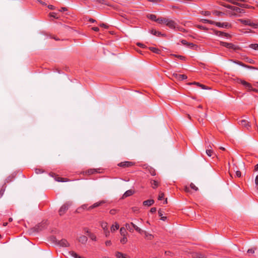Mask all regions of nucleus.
I'll use <instances>...</instances> for the list:
<instances>
[{"mask_svg":"<svg viewBox=\"0 0 258 258\" xmlns=\"http://www.w3.org/2000/svg\"><path fill=\"white\" fill-rule=\"evenodd\" d=\"M71 202H67L63 205L59 210V214L60 216L63 215L66 211L68 210L70 206L71 205Z\"/></svg>","mask_w":258,"mask_h":258,"instance_id":"1","label":"nucleus"},{"mask_svg":"<svg viewBox=\"0 0 258 258\" xmlns=\"http://www.w3.org/2000/svg\"><path fill=\"white\" fill-rule=\"evenodd\" d=\"M238 123L241 126L249 130L251 128V123L246 119H242L238 122Z\"/></svg>","mask_w":258,"mask_h":258,"instance_id":"2","label":"nucleus"},{"mask_svg":"<svg viewBox=\"0 0 258 258\" xmlns=\"http://www.w3.org/2000/svg\"><path fill=\"white\" fill-rule=\"evenodd\" d=\"M166 25L171 29H175L176 28L177 24L174 21L168 19Z\"/></svg>","mask_w":258,"mask_h":258,"instance_id":"3","label":"nucleus"},{"mask_svg":"<svg viewBox=\"0 0 258 258\" xmlns=\"http://www.w3.org/2000/svg\"><path fill=\"white\" fill-rule=\"evenodd\" d=\"M238 82L245 86L247 90H251L252 89V86L250 83L242 80H239Z\"/></svg>","mask_w":258,"mask_h":258,"instance_id":"4","label":"nucleus"},{"mask_svg":"<svg viewBox=\"0 0 258 258\" xmlns=\"http://www.w3.org/2000/svg\"><path fill=\"white\" fill-rule=\"evenodd\" d=\"M215 25L219 27H222V28H228L231 27L230 24L227 22H216L215 23Z\"/></svg>","mask_w":258,"mask_h":258,"instance_id":"5","label":"nucleus"},{"mask_svg":"<svg viewBox=\"0 0 258 258\" xmlns=\"http://www.w3.org/2000/svg\"><path fill=\"white\" fill-rule=\"evenodd\" d=\"M57 244L62 247H68L70 244L66 239H61L57 241Z\"/></svg>","mask_w":258,"mask_h":258,"instance_id":"6","label":"nucleus"},{"mask_svg":"<svg viewBox=\"0 0 258 258\" xmlns=\"http://www.w3.org/2000/svg\"><path fill=\"white\" fill-rule=\"evenodd\" d=\"M220 43L222 46L226 47L227 48H231V49H236V46H235L232 43H229L225 42H221Z\"/></svg>","mask_w":258,"mask_h":258,"instance_id":"7","label":"nucleus"},{"mask_svg":"<svg viewBox=\"0 0 258 258\" xmlns=\"http://www.w3.org/2000/svg\"><path fill=\"white\" fill-rule=\"evenodd\" d=\"M239 21H240L242 23L244 24L245 25H250L251 26H253L255 28H256L258 27V25L257 24H255L253 23H251L249 20H242L240 19L239 20Z\"/></svg>","mask_w":258,"mask_h":258,"instance_id":"8","label":"nucleus"},{"mask_svg":"<svg viewBox=\"0 0 258 258\" xmlns=\"http://www.w3.org/2000/svg\"><path fill=\"white\" fill-rule=\"evenodd\" d=\"M172 76L178 80H181L187 79V76L185 75H179L176 73H173Z\"/></svg>","mask_w":258,"mask_h":258,"instance_id":"9","label":"nucleus"},{"mask_svg":"<svg viewBox=\"0 0 258 258\" xmlns=\"http://www.w3.org/2000/svg\"><path fill=\"white\" fill-rule=\"evenodd\" d=\"M192 258H206V256L205 254L199 253V252H194L192 254Z\"/></svg>","mask_w":258,"mask_h":258,"instance_id":"10","label":"nucleus"},{"mask_svg":"<svg viewBox=\"0 0 258 258\" xmlns=\"http://www.w3.org/2000/svg\"><path fill=\"white\" fill-rule=\"evenodd\" d=\"M118 165L119 166H121V167H129V166L133 165V163L131 162L125 161V162H121V163H119L118 164Z\"/></svg>","mask_w":258,"mask_h":258,"instance_id":"11","label":"nucleus"},{"mask_svg":"<svg viewBox=\"0 0 258 258\" xmlns=\"http://www.w3.org/2000/svg\"><path fill=\"white\" fill-rule=\"evenodd\" d=\"M143 233L144 234L145 238L147 239V240H152L154 237V236L153 235L148 233L146 231H144Z\"/></svg>","mask_w":258,"mask_h":258,"instance_id":"12","label":"nucleus"},{"mask_svg":"<svg viewBox=\"0 0 258 258\" xmlns=\"http://www.w3.org/2000/svg\"><path fill=\"white\" fill-rule=\"evenodd\" d=\"M87 237L84 235H81L78 238L79 241L83 244L86 243L87 241Z\"/></svg>","mask_w":258,"mask_h":258,"instance_id":"13","label":"nucleus"},{"mask_svg":"<svg viewBox=\"0 0 258 258\" xmlns=\"http://www.w3.org/2000/svg\"><path fill=\"white\" fill-rule=\"evenodd\" d=\"M115 256L117 258H129L127 255L119 251L116 252Z\"/></svg>","mask_w":258,"mask_h":258,"instance_id":"14","label":"nucleus"},{"mask_svg":"<svg viewBox=\"0 0 258 258\" xmlns=\"http://www.w3.org/2000/svg\"><path fill=\"white\" fill-rule=\"evenodd\" d=\"M181 43L183 45H186L189 47H194L195 46V45L193 43L187 42L185 40H182Z\"/></svg>","mask_w":258,"mask_h":258,"instance_id":"15","label":"nucleus"},{"mask_svg":"<svg viewBox=\"0 0 258 258\" xmlns=\"http://www.w3.org/2000/svg\"><path fill=\"white\" fill-rule=\"evenodd\" d=\"M154 201L153 200H148L145 201L143 202V205L145 206H151L152 205H153L154 204Z\"/></svg>","mask_w":258,"mask_h":258,"instance_id":"16","label":"nucleus"},{"mask_svg":"<svg viewBox=\"0 0 258 258\" xmlns=\"http://www.w3.org/2000/svg\"><path fill=\"white\" fill-rule=\"evenodd\" d=\"M167 19L165 18H159L157 19V22L159 24H165L166 25Z\"/></svg>","mask_w":258,"mask_h":258,"instance_id":"17","label":"nucleus"},{"mask_svg":"<svg viewBox=\"0 0 258 258\" xmlns=\"http://www.w3.org/2000/svg\"><path fill=\"white\" fill-rule=\"evenodd\" d=\"M206 154H207V155L209 156V157H211L212 156V154L213 152L211 146L209 145L208 147V149L206 150Z\"/></svg>","mask_w":258,"mask_h":258,"instance_id":"18","label":"nucleus"},{"mask_svg":"<svg viewBox=\"0 0 258 258\" xmlns=\"http://www.w3.org/2000/svg\"><path fill=\"white\" fill-rule=\"evenodd\" d=\"M133 194H134L133 190H132L131 189L128 190L123 194V198H126L128 196L132 195Z\"/></svg>","mask_w":258,"mask_h":258,"instance_id":"19","label":"nucleus"},{"mask_svg":"<svg viewBox=\"0 0 258 258\" xmlns=\"http://www.w3.org/2000/svg\"><path fill=\"white\" fill-rule=\"evenodd\" d=\"M125 229L129 230V231L133 232L134 231V229L133 227H131V224L126 223L125 224Z\"/></svg>","mask_w":258,"mask_h":258,"instance_id":"20","label":"nucleus"},{"mask_svg":"<svg viewBox=\"0 0 258 258\" xmlns=\"http://www.w3.org/2000/svg\"><path fill=\"white\" fill-rule=\"evenodd\" d=\"M119 227V224L117 223H115V226L112 225L111 228V231L112 232H114L116 230L118 229Z\"/></svg>","mask_w":258,"mask_h":258,"instance_id":"21","label":"nucleus"},{"mask_svg":"<svg viewBox=\"0 0 258 258\" xmlns=\"http://www.w3.org/2000/svg\"><path fill=\"white\" fill-rule=\"evenodd\" d=\"M150 50L154 53L159 54L160 53V50L156 47H151L149 48Z\"/></svg>","mask_w":258,"mask_h":258,"instance_id":"22","label":"nucleus"},{"mask_svg":"<svg viewBox=\"0 0 258 258\" xmlns=\"http://www.w3.org/2000/svg\"><path fill=\"white\" fill-rule=\"evenodd\" d=\"M55 180L58 182H66L68 181V180L67 178H63L61 177H56L55 178Z\"/></svg>","mask_w":258,"mask_h":258,"instance_id":"23","label":"nucleus"},{"mask_svg":"<svg viewBox=\"0 0 258 258\" xmlns=\"http://www.w3.org/2000/svg\"><path fill=\"white\" fill-rule=\"evenodd\" d=\"M101 226L104 230L107 229V223L106 222H102L101 223Z\"/></svg>","mask_w":258,"mask_h":258,"instance_id":"24","label":"nucleus"},{"mask_svg":"<svg viewBox=\"0 0 258 258\" xmlns=\"http://www.w3.org/2000/svg\"><path fill=\"white\" fill-rule=\"evenodd\" d=\"M120 233L121 235L125 236L126 233L125 228L124 227H121L120 229Z\"/></svg>","mask_w":258,"mask_h":258,"instance_id":"25","label":"nucleus"},{"mask_svg":"<svg viewBox=\"0 0 258 258\" xmlns=\"http://www.w3.org/2000/svg\"><path fill=\"white\" fill-rule=\"evenodd\" d=\"M249 47L252 49L258 50V44H251Z\"/></svg>","mask_w":258,"mask_h":258,"instance_id":"26","label":"nucleus"},{"mask_svg":"<svg viewBox=\"0 0 258 258\" xmlns=\"http://www.w3.org/2000/svg\"><path fill=\"white\" fill-rule=\"evenodd\" d=\"M148 17L150 19H151V20H153V21H156V22H157V19H156V16L155 15H152V14H151V15H149L148 16Z\"/></svg>","mask_w":258,"mask_h":258,"instance_id":"27","label":"nucleus"},{"mask_svg":"<svg viewBox=\"0 0 258 258\" xmlns=\"http://www.w3.org/2000/svg\"><path fill=\"white\" fill-rule=\"evenodd\" d=\"M214 33L215 35H216L217 36H223V34H224V32L219 31H217V30H215Z\"/></svg>","mask_w":258,"mask_h":258,"instance_id":"28","label":"nucleus"},{"mask_svg":"<svg viewBox=\"0 0 258 258\" xmlns=\"http://www.w3.org/2000/svg\"><path fill=\"white\" fill-rule=\"evenodd\" d=\"M151 184L152 185V187L153 188H156L158 186V182H157V181H156L155 180H152V181H151Z\"/></svg>","mask_w":258,"mask_h":258,"instance_id":"29","label":"nucleus"},{"mask_svg":"<svg viewBox=\"0 0 258 258\" xmlns=\"http://www.w3.org/2000/svg\"><path fill=\"white\" fill-rule=\"evenodd\" d=\"M190 187L191 189H192L196 191H197L199 190L198 187H197L193 183H191L190 184Z\"/></svg>","mask_w":258,"mask_h":258,"instance_id":"30","label":"nucleus"},{"mask_svg":"<svg viewBox=\"0 0 258 258\" xmlns=\"http://www.w3.org/2000/svg\"><path fill=\"white\" fill-rule=\"evenodd\" d=\"M134 229L137 231L139 233H143V232L144 231V230H142L140 228H139V227H138L137 226H134Z\"/></svg>","mask_w":258,"mask_h":258,"instance_id":"31","label":"nucleus"},{"mask_svg":"<svg viewBox=\"0 0 258 258\" xmlns=\"http://www.w3.org/2000/svg\"><path fill=\"white\" fill-rule=\"evenodd\" d=\"M254 182L256 190L258 191V174L255 177Z\"/></svg>","mask_w":258,"mask_h":258,"instance_id":"32","label":"nucleus"},{"mask_svg":"<svg viewBox=\"0 0 258 258\" xmlns=\"http://www.w3.org/2000/svg\"><path fill=\"white\" fill-rule=\"evenodd\" d=\"M89 236L92 240L94 241L96 240V237L94 234L92 233H89Z\"/></svg>","mask_w":258,"mask_h":258,"instance_id":"33","label":"nucleus"},{"mask_svg":"<svg viewBox=\"0 0 258 258\" xmlns=\"http://www.w3.org/2000/svg\"><path fill=\"white\" fill-rule=\"evenodd\" d=\"M127 241V238L125 236H123V237L120 239V242L123 244L125 243Z\"/></svg>","mask_w":258,"mask_h":258,"instance_id":"34","label":"nucleus"},{"mask_svg":"<svg viewBox=\"0 0 258 258\" xmlns=\"http://www.w3.org/2000/svg\"><path fill=\"white\" fill-rule=\"evenodd\" d=\"M232 10L237 13H240L241 12V10L240 8L234 6L233 7Z\"/></svg>","mask_w":258,"mask_h":258,"instance_id":"35","label":"nucleus"},{"mask_svg":"<svg viewBox=\"0 0 258 258\" xmlns=\"http://www.w3.org/2000/svg\"><path fill=\"white\" fill-rule=\"evenodd\" d=\"M102 203V202H98V203H96L94 204L92 206L93 208H95L96 207L99 206Z\"/></svg>","mask_w":258,"mask_h":258,"instance_id":"36","label":"nucleus"},{"mask_svg":"<svg viewBox=\"0 0 258 258\" xmlns=\"http://www.w3.org/2000/svg\"><path fill=\"white\" fill-rule=\"evenodd\" d=\"M102 203V202H98V203H96L94 204L92 206L93 208H95L96 207L99 206Z\"/></svg>","mask_w":258,"mask_h":258,"instance_id":"37","label":"nucleus"},{"mask_svg":"<svg viewBox=\"0 0 258 258\" xmlns=\"http://www.w3.org/2000/svg\"><path fill=\"white\" fill-rule=\"evenodd\" d=\"M151 33L154 35H160L161 34V33L159 32H157V31L155 30H152V31H151Z\"/></svg>","mask_w":258,"mask_h":258,"instance_id":"38","label":"nucleus"},{"mask_svg":"<svg viewBox=\"0 0 258 258\" xmlns=\"http://www.w3.org/2000/svg\"><path fill=\"white\" fill-rule=\"evenodd\" d=\"M163 197H164V194L162 192H160L159 195L158 196V200H161L163 199Z\"/></svg>","mask_w":258,"mask_h":258,"instance_id":"39","label":"nucleus"},{"mask_svg":"<svg viewBox=\"0 0 258 258\" xmlns=\"http://www.w3.org/2000/svg\"><path fill=\"white\" fill-rule=\"evenodd\" d=\"M238 63L242 66H243V67H247V68H250V69H255V68L253 67H250V66H247L241 62H238Z\"/></svg>","mask_w":258,"mask_h":258,"instance_id":"40","label":"nucleus"},{"mask_svg":"<svg viewBox=\"0 0 258 258\" xmlns=\"http://www.w3.org/2000/svg\"><path fill=\"white\" fill-rule=\"evenodd\" d=\"M255 248H250L248 249L247 252L248 253H254Z\"/></svg>","mask_w":258,"mask_h":258,"instance_id":"41","label":"nucleus"},{"mask_svg":"<svg viewBox=\"0 0 258 258\" xmlns=\"http://www.w3.org/2000/svg\"><path fill=\"white\" fill-rule=\"evenodd\" d=\"M200 87H201L203 89H210L209 88H208V87L204 85H202V84H200V86H199Z\"/></svg>","mask_w":258,"mask_h":258,"instance_id":"42","label":"nucleus"},{"mask_svg":"<svg viewBox=\"0 0 258 258\" xmlns=\"http://www.w3.org/2000/svg\"><path fill=\"white\" fill-rule=\"evenodd\" d=\"M171 55L173 56L177 57L181 59H182L184 58V57L181 55H177L176 54H172Z\"/></svg>","mask_w":258,"mask_h":258,"instance_id":"43","label":"nucleus"},{"mask_svg":"<svg viewBox=\"0 0 258 258\" xmlns=\"http://www.w3.org/2000/svg\"><path fill=\"white\" fill-rule=\"evenodd\" d=\"M197 27L201 29L207 30V29L206 27L202 25H197Z\"/></svg>","mask_w":258,"mask_h":258,"instance_id":"44","label":"nucleus"},{"mask_svg":"<svg viewBox=\"0 0 258 258\" xmlns=\"http://www.w3.org/2000/svg\"><path fill=\"white\" fill-rule=\"evenodd\" d=\"M184 191L186 192H190V190H189V188L187 186H184Z\"/></svg>","mask_w":258,"mask_h":258,"instance_id":"45","label":"nucleus"},{"mask_svg":"<svg viewBox=\"0 0 258 258\" xmlns=\"http://www.w3.org/2000/svg\"><path fill=\"white\" fill-rule=\"evenodd\" d=\"M236 175L237 177H240L241 176V172L240 171L237 170L236 171Z\"/></svg>","mask_w":258,"mask_h":258,"instance_id":"46","label":"nucleus"},{"mask_svg":"<svg viewBox=\"0 0 258 258\" xmlns=\"http://www.w3.org/2000/svg\"><path fill=\"white\" fill-rule=\"evenodd\" d=\"M158 214H159V216L161 217L162 216H163V211H161L160 209L158 211Z\"/></svg>","mask_w":258,"mask_h":258,"instance_id":"47","label":"nucleus"},{"mask_svg":"<svg viewBox=\"0 0 258 258\" xmlns=\"http://www.w3.org/2000/svg\"><path fill=\"white\" fill-rule=\"evenodd\" d=\"M87 208V206L86 205H83L81 207L79 208L78 210H77V212H79L78 211L79 210H80L81 209H85L86 208Z\"/></svg>","mask_w":258,"mask_h":258,"instance_id":"48","label":"nucleus"},{"mask_svg":"<svg viewBox=\"0 0 258 258\" xmlns=\"http://www.w3.org/2000/svg\"><path fill=\"white\" fill-rule=\"evenodd\" d=\"M105 244L106 246H110L111 244V242L110 240L107 241L105 242Z\"/></svg>","mask_w":258,"mask_h":258,"instance_id":"49","label":"nucleus"},{"mask_svg":"<svg viewBox=\"0 0 258 258\" xmlns=\"http://www.w3.org/2000/svg\"><path fill=\"white\" fill-rule=\"evenodd\" d=\"M225 7H226L227 8H228V9H231V10H232L234 6H232L227 5H225Z\"/></svg>","mask_w":258,"mask_h":258,"instance_id":"50","label":"nucleus"},{"mask_svg":"<svg viewBox=\"0 0 258 258\" xmlns=\"http://www.w3.org/2000/svg\"><path fill=\"white\" fill-rule=\"evenodd\" d=\"M104 233L106 237H108L109 236V232L107 230V229L104 230Z\"/></svg>","mask_w":258,"mask_h":258,"instance_id":"51","label":"nucleus"},{"mask_svg":"<svg viewBox=\"0 0 258 258\" xmlns=\"http://www.w3.org/2000/svg\"><path fill=\"white\" fill-rule=\"evenodd\" d=\"M188 84V85L194 84V85H197L199 86L200 84L199 83H198V82H194L193 83H189Z\"/></svg>","mask_w":258,"mask_h":258,"instance_id":"52","label":"nucleus"},{"mask_svg":"<svg viewBox=\"0 0 258 258\" xmlns=\"http://www.w3.org/2000/svg\"><path fill=\"white\" fill-rule=\"evenodd\" d=\"M110 213L112 215H114L116 213V210L114 209L111 210Z\"/></svg>","mask_w":258,"mask_h":258,"instance_id":"53","label":"nucleus"},{"mask_svg":"<svg viewBox=\"0 0 258 258\" xmlns=\"http://www.w3.org/2000/svg\"><path fill=\"white\" fill-rule=\"evenodd\" d=\"M100 26L101 27H104V28H107L108 27V26L107 25H106V24H103V23L101 24L100 25Z\"/></svg>","mask_w":258,"mask_h":258,"instance_id":"54","label":"nucleus"},{"mask_svg":"<svg viewBox=\"0 0 258 258\" xmlns=\"http://www.w3.org/2000/svg\"><path fill=\"white\" fill-rule=\"evenodd\" d=\"M156 211V208H152L150 210V212L151 213H155Z\"/></svg>","mask_w":258,"mask_h":258,"instance_id":"55","label":"nucleus"},{"mask_svg":"<svg viewBox=\"0 0 258 258\" xmlns=\"http://www.w3.org/2000/svg\"><path fill=\"white\" fill-rule=\"evenodd\" d=\"M223 36H225V37H230V35L229 34L226 33H224V34H223Z\"/></svg>","mask_w":258,"mask_h":258,"instance_id":"56","label":"nucleus"},{"mask_svg":"<svg viewBox=\"0 0 258 258\" xmlns=\"http://www.w3.org/2000/svg\"><path fill=\"white\" fill-rule=\"evenodd\" d=\"M167 219V217L165 216H162L161 217V220L162 221H165Z\"/></svg>","mask_w":258,"mask_h":258,"instance_id":"57","label":"nucleus"},{"mask_svg":"<svg viewBox=\"0 0 258 258\" xmlns=\"http://www.w3.org/2000/svg\"><path fill=\"white\" fill-rule=\"evenodd\" d=\"M208 23L212 24H215V23H216V22L212 21H211V20H208Z\"/></svg>","mask_w":258,"mask_h":258,"instance_id":"58","label":"nucleus"},{"mask_svg":"<svg viewBox=\"0 0 258 258\" xmlns=\"http://www.w3.org/2000/svg\"><path fill=\"white\" fill-rule=\"evenodd\" d=\"M92 30H93L95 31H98L99 29L98 27H93Z\"/></svg>","mask_w":258,"mask_h":258,"instance_id":"59","label":"nucleus"},{"mask_svg":"<svg viewBox=\"0 0 258 258\" xmlns=\"http://www.w3.org/2000/svg\"><path fill=\"white\" fill-rule=\"evenodd\" d=\"M137 45L140 47H144V45L143 44H142V43H137Z\"/></svg>","mask_w":258,"mask_h":258,"instance_id":"60","label":"nucleus"},{"mask_svg":"<svg viewBox=\"0 0 258 258\" xmlns=\"http://www.w3.org/2000/svg\"><path fill=\"white\" fill-rule=\"evenodd\" d=\"M201 21L203 23H208V20H207V19H202Z\"/></svg>","mask_w":258,"mask_h":258,"instance_id":"61","label":"nucleus"},{"mask_svg":"<svg viewBox=\"0 0 258 258\" xmlns=\"http://www.w3.org/2000/svg\"><path fill=\"white\" fill-rule=\"evenodd\" d=\"M131 226H132V227H133V229L134 228V226H137V225H135V224L134 223H133V222H131Z\"/></svg>","mask_w":258,"mask_h":258,"instance_id":"62","label":"nucleus"},{"mask_svg":"<svg viewBox=\"0 0 258 258\" xmlns=\"http://www.w3.org/2000/svg\"><path fill=\"white\" fill-rule=\"evenodd\" d=\"M48 7L50 9H54V7L52 5H49V6H48Z\"/></svg>","mask_w":258,"mask_h":258,"instance_id":"63","label":"nucleus"},{"mask_svg":"<svg viewBox=\"0 0 258 258\" xmlns=\"http://www.w3.org/2000/svg\"><path fill=\"white\" fill-rule=\"evenodd\" d=\"M255 170H258V164H257L255 166Z\"/></svg>","mask_w":258,"mask_h":258,"instance_id":"64","label":"nucleus"}]
</instances>
